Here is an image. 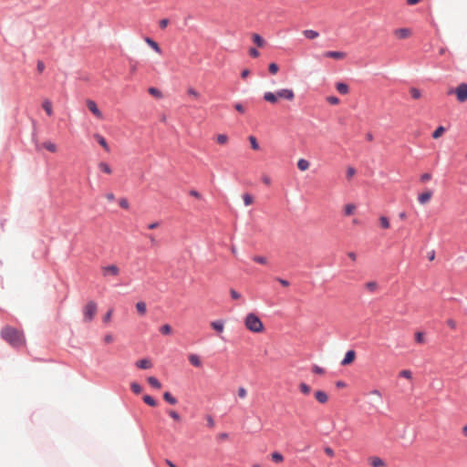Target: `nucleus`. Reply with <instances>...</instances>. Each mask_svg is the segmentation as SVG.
<instances>
[{
	"label": "nucleus",
	"mask_w": 467,
	"mask_h": 467,
	"mask_svg": "<svg viewBox=\"0 0 467 467\" xmlns=\"http://www.w3.org/2000/svg\"><path fill=\"white\" fill-rule=\"evenodd\" d=\"M98 167L99 169L105 172L106 174H111L112 173V169L110 168V166L104 162V161H100L99 164H98Z\"/></svg>",
	"instance_id": "26"
},
{
	"label": "nucleus",
	"mask_w": 467,
	"mask_h": 467,
	"mask_svg": "<svg viewBox=\"0 0 467 467\" xmlns=\"http://www.w3.org/2000/svg\"><path fill=\"white\" fill-rule=\"evenodd\" d=\"M455 94L457 100L461 103L465 102L467 100V84L462 83L455 89H450L448 94Z\"/></svg>",
	"instance_id": "3"
},
{
	"label": "nucleus",
	"mask_w": 467,
	"mask_h": 467,
	"mask_svg": "<svg viewBox=\"0 0 467 467\" xmlns=\"http://www.w3.org/2000/svg\"><path fill=\"white\" fill-rule=\"evenodd\" d=\"M394 35L399 39H405L410 36L411 31L409 28H399L394 31Z\"/></svg>",
	"instance_id": "9"
},
{
	"label": "nucleus",
	"mask_w": 467,
	"mask_h": 467,
	"mask_svg": "<svg viewBox=\"0 0 467 467\" xmlns=\"http://www.w3.org/2000/svg\"><path fill=\"white\" fill-rule=\"evenodd\" d=\"M215 140L220 145H226L229 141V137L226 134H218L215 136Z\"/></svg>",
	"instance_id": "25"
},
{
	"label": "nucleus",
	"mask_w": 467,
	"mask_h": 467,
	"mask_svg": "<svg viewBox=\"0 0 467 467\" xmlns=\"http://www.w3.org/2000/svg\"><path fill=\"white\" fill-rule=\"evenodd\" d=\"M95 140L98 143L107 151L109 152L110 149L106 140L99 133L94 134Z\"/></svg>",
	"instance_id": "12"
},
{
	"label": "nucleus",
	"mask_w": 467,
	"mask_h": 467,
	"mask_svg": "<svg viewBox=\"0 0 467 467\" xmlns=\"http://www.w3.org/2000/svg\"><path fill=\"white\" fill-rule=\"evenodd\" d=\"M262 182H263L265 185H268V186H269V185H271V183H272V180H271V178H270L268 175H266V174H264V175L262 176Z\"/></svg>",
	"instance_id": "57"
},
{
	"label": "nucleus",
	"mask_w": 467,
	"mask_h": 467,
	"mask_svg": "<svg viewBox=\"0 0 467 467\" xmlns=\"http://www.w3.org/2000/svg\"><path fill=\"white\" fill-rule=\"evenodd\" d=\"M310 167V162L306 160V159H299L297 161V168L301 171H306L309 169Z\"/></svg>",
	"instance_id": "20"
},
{
	"label": "nucleus",
	"mask_w": 467,
	"mask_h": 467,
	"mask_svg": "<svg viewBox=\"0 0 467 467\" xmlns=\"http://www.w3.org/2000/svg\"><path fill=\"white\" fill-rule=\"evenodd\" d=\"M446 324H447V326H448L451 329H455V328H456V327H457V323H456V321H455L454 319H451V318L447 319V320H446Z\"/></svg>",
	"instance_id": "53"
},
{
	"label": "nucleus",
	"mask_w": 467,
	"mask_h": 467,
	"mask_svg": "<svg viewBox=\"0 0 467 467\" xmlns=\"http://www.w3.org/2000/svg\"><path fill=\"white\" fill-rule=\"evenodd\" d=\"M114 340V337L112 334H107L105 337H104V342L106 344H110L111 342H113Z\"/></svg>",
	"instance_id": "60"
},
{
	"label": "nucleus",
	"mask_w": 467,
	"mask_h": 467,
	"mask_svg": "<svg viewBox=\"0 0 467 467\" xmlns=\"http://www.w3.org/2000/svg\"><path fill=\"white\" fill-rule=\"evenodd\" d=\"M210 326L218 333H222L224 330V321L223 320L213 321Z\"/></svg>",
	"instance_id": "15"
},
{
	"label": "nucleus",
	"mask_w": 467,
	"mask_h": 467,
	"mask_svg": "<svg viewBox=\"0 0 467 467\" xmlns=\"http://www.w3.org/2000/svg\"><path fill=\"white\" fill-rule=\"evenodd\" d=\"M336 88L340 94L345 95L348 93V87L345 83H337Z\"/></svg>",
	"instance_id": "28"
},
{
	"label": "nucleus",
	"mask_w": 467,
	"mask_h": 467,
	"mask_svg": "<svg viewBox=\"0 0 467 467\" xmlns=\"http://www.w3.org/2000/svg\"><path fill=\"white\" fill-rule=\"evenodd\" d=\"M172 329L171 327L168 324L162 325L160 327V332L163 335H170L171 333Z\"/></svg>",
	"instance_id": "37"
},
{
	"label": "nucleus",
	"mask_w": 467,
	"mask_h": 467,
	"mask_svg": "<svg viewBox=\"0 0 467 467\" xmlns=\"http://www.w3.org/2000/svg\"><path fill=\"white\" fill-rule=\"evenodd\" d=\"M303 35L307 39H316L319 36V33L316 30L306 29L303 31Z\"/></svg>",
	"instance_id": "22"
},
{
	"label": "nucleus",
	"mask_w": 467,
	"mask_h": 467,
	"mask_svg": "<svg viewBox=\"0 0 467 467\" xmlns=\"http://www.w3.org/2000/svg\"><path fill=\"white\" fill-rule=\"evenodd\" d=\"M356 358V352L354 350H348L346 355H345V358L342 359L341 361V365L342 366H348L349 364H351Z\"/></svg>",
	"instance_id": "10"
},
{
	"label": "nucleus",
	"mask_w": 467,
	"mask_h": 467,
	"mask_svg": "<svg viewBox=\"0 0 467 467\" xmlns=\"http://www.w3.org/2000/svg\"><path fill=\"white\" fill-rule=\"evenodd\" d=\"M315 397L317 399V400L321 403V404H325L327 402L328 400V396L327 394L323 391V390H317L315 392Z\"/></svg>",
	"instance_id": "14"
},
{
	"label": "nucleus",
	"mask_w": 467,
	"mask_h": 467,
	"mask_svg": "<svg viewBox=\"0 0 467 467\" xmlns=\"http://www.w3.org/2000/svg\"><path fill=\"white\" fill-rule=\"evenodd\" d=\"M253 260L255 263H258V264H261V265H267V263H268L267 258L265 257V256H261V255H254L253 257Z\"/></svg>",
	"instance_id": "41"
},
{
	"label": "nucleus",
	"mask_w": 467,
	"mask_h": 467,
	"mask_svg": "<svg viewBox=\"0 0 467 467\" xmlns=\"http://www.w3.org/2000/svg\"><path fill=\"white\" fill-rule=\"evenodd\" d=\"M264 99L271 104H275L278 100L277 94L273 92H265L264 94Z\"/></svg>",
	"instance_id": "18"
},
{
	"label": "nucleus",
	"mask_w": 467,
	"mask_h": 467,
	"mask_svg": "<svg viewBox=\"0 0 467 467\" xmlns=\"http://www.w3.org/2000/svg\"><path fill=\"white\" fill-rule=\"evenodd\" d=\"M2 337L6 340L11 346L19 348L25 345L26 339L24 334L13 327H6L1 331Z\"/></svg>",
	"instance_id": "1"
},
{
	"label": "nucleus",
	"mask_w": 467,
	"mask_h": 467,
	"mask_svg": "<svg viewBox=\"0 0 467 467\" xmlns=\"http://www.w3.org/2000/svg\"><path fill=\"white\" fill-rule=\"evenodd\" d=\"M369 462L373 467H379V458H377V457L370 458Z\"/></svg>",
	"instance_id": "59"
},
{
	"label": "nucleus",
	"mask_w": 467,
	"mask_h": 467,
	"mask_svg": "<svg viewBox=\"0 0 467 467\" xmlns=\"http://www.w3.org/2000/svg\"><path fill=\"white\" fill-rule=\"evenodd\" d=\"M143 400L149 406L155 407L157 405V402L155 401V400L152 397L149 396V395H145L143 397Z\"/></svg>",
	"instance_id": "39"
},
{
	"label": "nucleus",
	"mask_w": 467,
	"mask_h": 467,
	"mask_svg": "<svg viewBox=\"0 0 467 467\" xmlns=\"http://www.w3.org/2000/svg\"><path fill=\"white\" fill-rule=\"evenodd\" d=\"M168 25H169V20L167 18H163L159 21V26L161 29L166 28L168 26Z\"/></svg>",
	"instance_id": "56"
},
{
	"label": "nucleus",
	"mask_w": 467,
	"mask_h": 467,
	"mask_svg": "<svg viewBox=\"0 0 467 467\" xmlns=\"http://www.w3.org/2000/svg\"><path fill=\"white\" fill-rule=\"evenodd\" d=\"M148 380V383L152 387V388H155L157 389H161V383L155 378V377H149L147 379Z\"/></svg>",
	"instance_id": "27"
},
{
	"label": "nucleus",
	"mask_w": 467,
	"mask_h": 467,
	"mask_svg": "<svg viewBox=\"0 0 467 467\" xmlns=\"http://www.w3.org/2000/svg\"><path fill=\"white\" fill-rule=\"evenodd\" d=\"M103 275H113L117 276L119 274V268L115 265L103 266L101 268Z\"/></svg>",
	"instance_id": "7"
},
{
	"label": "nucleus",
	"mask_w": 467,
	"mask_h": 467,
	"mask_svg": "<svg viewBox=\"0 0 467 467\" xmlns=\"http://www.w3.org/2000/svg\"><path fill=\"white\" fill-rule=\"evenodd\" d=\"M112 312H113V311H112V309H110L109 311H108V313H107V314L104 316V317H103L104 322L108 323V322H109V321H110V319H111V316H112Z\"/></svg>",
	"instance_id": "63"
},
{
	"label": "nucleus",
	"mask_w": 467,
	"mask_h": 467,
	"mask_svg": "<svg viewBox=\"0 0 467 467\" xmlns=\"http://www.w3.org/2000/svg\"><path fill=\"white\" fill-rule=\"evenodd\" d=\"M43 109L47 112L48 116L53 115V108L52 103L49 99H45L42 103Z\"/></svg>",
	"instance_id": "23"
},
{
	"label": "nucleus",
	"mask_w": 467,
	"mask_h": 467,
	"mask_svg": "<svg viewBox=\"0 0 467 467\" xmlns=\"http://www.w3.org/2000/svg\"><path fill=\"white\" fill-rule=\"evenodd\" d=\"M144 41L158 54H161V49L159 46V44L151 39L150 37H145Z\"/></svg>",
	"instance_id": "17"
},
{
	"label": "nucleus",
	"mask_w": 467,
	"mask_h": 467,
	"mask_svg": "<svg viewBox=\"0 0 467 467\" xmlns=\"http://www.w3.org/2000/svg\"><path fill=\"white\" fill-rule=\"evenodd\" d=\"M357 210V207L353 203H348L344 206V215L349 216L352 215Z\"/></svg>",
	"instance_id": "24"
},
{
	"label": "nucleus",
	"mask_w": 467,
	"mask_h": 467,
	"mask_svg": "<svg viewBox=\"0 0 467 467\" xmlns=\"http://www.w3.org/2000/svg\"><path fill=\"white\" fill-rule=\"evenodd\" d=\"M230 295H231V297L234 299V300H238L241 298V295L240 293H238L236 290L234 289H230Z\"/></svg>",
	"instance_id": "52"
},
{
	"label": "nucleus",
	"mask_w": 467,
	"mask_h": 467,
	"mask_svg": "<svg viewBox=\"0 0 467 467\" xmlns=\"http://www.w3.org/2000/svg\"><path fill=\"white\" fill-rule=\"evenodd\" d=\"M168 414H169V415H170V417H171V419H173L174 420L179 421V420H181V417H180L179 413H178V412H176L175 410H169V411H168Z\"/></svg>",
	"instance_id": "51"
},
{
	"label": "nucleus",
	"mask_w": 467,
	"mask_h": 467,
	"mask_svg": "<svg viewBox=\"0 0 467 467\" xmlns=\"http://www.w3.org/2000/svg\"><path fill=\"white\" fill-rule=\"evenodd\" d=\"M327 100L331 105H337L339 103V99L337 97H334V96L327 97Z\"/></svg>",
	"instance_id": "54"
},
{
	"label": "nucleus",
	"mask_w": 467,
	"mask_h": 467,
	"mask_svg": "<svg viewBox=\"0 0 467 467\" xmlns=\"http://www.w3.org/2000/svg\"><path fill=\"white\" fill-rule=\"evenodd\" d=\"M324 451H325L326 454H327L328 456L334 457L335 452H334L333 449H331L330 447H326Z\"/></svg>",
	"instance_id": "64"
},
{
	"label": "nucleus",
	"mask_w": 467,
	"mask_h": 467,
	"mask_svg": "<svg viewBox=\"0 0 467 467\" xmlns=\"http://www.w3.org/2000/svg\"><path fill=\"white\" fill-rule=\"evenodd\" d=\"M244 327L252 333H263L265 326L259 317L254 313H249L244 319Z\"/></svg>",
	"instance_id": "2"
},
{
	"label": "nucleus",
	"mask_w": 467,
	"mask_h": 467,
	"mask_svg": "<svg viewBox=\"0 0 467 467\" xmlns=\"http://www.w3.org/2000/svg\"><path fill=\"white\" fill-rule=\"evenodd\" d=\"M237 395L240 399H245L247 396V390L244 387H239L237 389Z\"/></svg>",
	"instance_id": "44"
},
{
	"label": "nucleus",
	"mask_w": 467,
	"mask_h": 467,
	"mask_svg": "<svg viewBox=\"0 0 467 467\" xmlns=\"http://www.w3.org/2000/svg\"><path fill=\"white\" fill-rule=\"evenodd\" d=\"M268 70L272 75H275L279 70V67L275 63H270L268 66Z\"/></svg>",
	"instance_id": "42"
},
{
	"label": "nucleus",
	"mask_w": 467,
	"mask_h": 467,
	"mask_svg": "<svg viewBox=\"0 0 467 467\" xmlns=\"http://www.w3.org/2000/svg\"><path fill=\"white\" fill-rule=\"evenodd\" d=\"M144 41L158 54H161V49L159 46V44L151 39L150 37H145Z\"/></svg>",
	"instance_id": "16"
},
{
	"label": "nucleus",
	"mask_w": 467,
	"mask_h": 467,
	"mask_svg": "<svg viewBox=\"0 0 467 467\" xmlns=\"http://www.w3.org/2000/svg\"><path fill=\"white\" fill-rule=\"evenodd\" d=\"M271 459L275 463H281V462H284V456L280 452H278V451L273 452L271 454Z\"/></svg>",
	"instance_id": "29"
},
{
	"label": "nucleus",
	"mask_w": 467,
	"mask_h": 467,
	"mask_svg": "<svg viewBox=\"0 0 467 467\" xmlns=\"http://www.w3.org/2000/svg\"><path fill=\"white\" fill-rule=\"evenodd\" d=\"M43 147L50 152H56L57 150V145L51 141L44 142Z\"/></svg>",
	"instance_id": "31"
},
{
	"label": "nucleus",
	"mask_w": 467,
	"mask_h": 467,
	"mask_svg": "<svg viewBox=\"0 0 467 467\" xmlns=\"http://www.w3.org/2000/svg\"><path fill=\"white\" fill-rule=\"evenodd\" d=\"M389 220L386 217H381V228H389Z\"/></svg>",
	"instance_id": "62"
},
{
	"label": "nucleus",
	"mask_w": 467,
	"mask_h": 467,
	"mask_svg": "<svg viewBox=\"0 0 467 467\" xmlns=\"http://www.w3.org/2000/svg\"><path fill=\"white\" fill-rule=\"evenodd\" d=\"M163 399L171 405L177 403V400L168 391L163 394Z\"/></svg>",
	"instance_id": "30"
},
{
	"label": "nucleus",
	"mask_w": 467,
	"mask_h": 467,
	"mask_svg": "<svg viewBox=\"0 0 467 467\" xmlns=\"http://www.w3.org/2000/svg\"><path fill=\"white\" fill-rule=\"evenodd\" d=\"M299 389L305 395L309 394L310 391H311V388L307 384H306L304 382L299 384Z\"/></svg>",
	"instance_id": "38"
},
{
	"label": "nucleus",
	"mask_w": 467,
	"mask_h": 467,
	"mask_svg": "<svg viewBox=\"0 0 467 467\" xmlns=\"http://www.w3.org/2000/svg\"><path fill=\"white\" fill-rule=\"evenodd\" d=\"M119 206L123 209H129L130 203L126 198H121L119 202Z\"/></svg>",
	"instance_id": "50"
},
{
	"label": "nucleus",
	"mask_w": 467,
	"mask_h": 467,
	"mask_svg": "<svg viewBox=\"0 0 467 467\" xmlns=\"http://www.w3.org/2000/svg\"><path fill=\"white\" fill-rule=\"evenodd\" d=\"M249 141H250V144H251V148L254 150H258L260 149V146L257 142V140L254 136H249L248 138Z\"/></svg>",
	"instance_id": "36"
},
{
	"label": "nucleus",
	"mask_w": 467,
	"mask_h": 467,
	"mask_svg": "<svg viewBox=\"0 0 467 467\" xmlns=\"http://www.w3.org/2000/svg\"><path fill=\"white\" fill-rule=\"evenodd\" d=\"M187 93L190 95V96H192L193 98L195 99H198L200 97V93L193 88H189L187 89Z\"/></svg>",
	"instance_id": "49"
},
{
	"label": "nucleus",
	"mask_w": 467,
	"mask_h": 467,
	"mask_svg": "<svg viewBox=\"0 0 467 467\" xmlns=\"http://www.w3.org/2000/svg\"><path fill=\"white\" fill-rule=\"evenodd\" d=\"M136 309L140 315H144L147 311L146 304L142 301L136 304Z\"/></svg>",
	"instance_id": "32"
},
{
	"label": "nucleus",
	"mask_w": 467,
	"mask_h": 467,
	"mask_svg": "<svg viewBox=\"0 0 467 467\" xmlns=\"http://www.w3.org/2000/svg\"><path fill=\"white\" fill-rule=\"evenodd\" d=\"M249 55H250L252 57H254V58H255V57H259L260 53H259V51H258L256 48H254V47H251V48L249 49Z\"/></svg>",
	"instance_id": "55"
},
{
	"label": "nucleus",
	"mask_w": 467,
	"mask_h": 467,
	"mask_svg": "<svg viewBox=\"0 0 467 467\" xmlns=\"http://www.w3.org/2000/svg\"><path fill=\"white\" fill-rule=\"evenodd\" d=\"M130 389L135 394H140L142 391L141 386L137 382H132L130 384Z\"/></svg>",
	"instance_id": "40"
},
{
	"label": "nucleus",
	"mask_w": 467,
	"mask_h": 467,
	"mask_svg": "<svg viewBox=\"0 0 467 467\" xmlns=\"http://www.w3.org/2000/svg\"><path fill=\"white\" fill-rule=\"evenodd\" d=\"M149 93L151 94L152 96L156 97V98H161V92L156 88H149Z\"/></svg>",
	"instance_id": "47"
},
{
	"label": "nucleus",
	"mask_w": 467,
	"mask_h": 467,
	"mask_svg": "<svg viewBox=\"0 0 467 467\" xmlns=\"http://www.w3.org/2000/svg\"><path fill=\"white\" fill-rule=\"evenodd\" d=\"M312 371L316 374L323 375L325 374V369L317 365H314L312 367Z\"/></svg>",
	"instance_id": "48"
},
{
	"label": "nucleus",
	"mask_w": 467,
	"mask_h": 467,
	"mask_svg": "<svg viewBox=\"0 0 467 467\" xmlns=\"http://www.w3.org/2000/svg\"><path fill=\"white\" fill-rule=\"evenodd\" d=\"M365 288L370 292V293H373L377 290L378 288V283L373 281V282H368L365 284Z\"/></svg>",
	"instance_id": "33"
},
{
	"label": "nucleus",
	"mask_w": 467,
	"mask_h": 467,
	"mask_svg": "<svg viewBox=\"0 0 467 467\" xmlns=\"http://www.w3.org/2000/svg\"><path fill=\"white\" fill-rule=\"evenodd\" d=\"M431 197H432L431 191H426L419 195L418 200H419L420 203L425 204L430 202Z\"/></svg>",
	"instance_id": "13"
},
{
	"label": "nucleus",
	"mask_w": 467,
	"mask_h": 467,
	"mask_svg": "<svg viewBox=\"0 0 467 467\" xmlns=\"http://www.w3.org/2000/svg\"><path fill=\"white\" fill-rule=\"evenodd\" d=\"M400 376L407 379H410L412 378V373L409 369H403L400 372Z\"/></svg>",
	"instance_id": "45"
},
{
	"label": "nucleus",
	"mask_w": 467,
	"mask_h": 467,
	"mask_svg": "<svg viewBox=\"0 0 467 467\" xmlns=\"http://www.w3.org/2000/svg\"><path fill=\"white\" fill-rule=\"evenodd\" d=\"M277 99H284L292 101L295 99V92L291 88H282L276 91Z\"/></svg>",
	"instance_id": "5"
},
{
	"label": "nucleus",
	"mask_w": 467,
	"mask_h": 467,
	"mask_svg": "<svg viewBox=\"0 0 467 467\" xmlns=\"http://www.w3.org/2000/svg\"><path fill=\"white\" fill-rule=\"evenodd\" d=\"M410 95L414 99H418L420 98L421 93L418 88H413L410 89Z\"/></svg>",
	"instance_id": "46"
},
{
	"label": "nucleus",
	"mask_w": 467,
	"mask_h": 467,
	"mask_svg": "<svg viewBox=\"0 0 467 467\" xmlns=\"http://www.w3.org/2000/svg\"><path fill=\"white\" fill-rule=\"evenodd\" d=\"M415 341L419 344L425 343L424 334L422 332H417L415 334Z\"/></svg>",
	"instance_id": "43"
},
{
	"label": "nucleus",
	"mask_w": 467,
	"mask_h": 467,
	"mask_svg": "<svg viewBox=\"0 0 467 467\" xmlns=\"http://www.w3.org/2000/svg\"><path fill=\"white\" fill-rule=\"evenodd\" d=\"M355 173H356V171H355V169H354V168H352V167L348 168V170H347V177H348V179H350L351 177H353V176L355 175Z\"/></svg>",
	"instance_id": "61"
},
{
	"label": "nucleus",
	"mask_w": 467,
	"mask_h": 467,
	"mask_svg": "<svg viewBox=\"0 0 467 467\" xmlns=\"http://www.w3.org/2000/svg\"><path fill=\"white\" fill-rule=\"evenodd\" d=\"M431 179V173H423L420 175V182H426L428 181H430Z\"/></svg>",
	"instance_id": "58"
},
{
	"label": "nucleus",
	"mask_w": 467,
	"mask_h": 467,
	"mask_svg": "<svg viewBox=\"0 0 467 467\" xmlns=\"http://www.w3.org/2000/svg\"><path fill=\"white\" fill-rule=\"evenodd\" d=\"M252 39H253V42L258 47H263L265 44V41L264 40V38L259 35V34H253L252 35Z\"/></svg>",
	"instance_id": "21"
},
{
	"label": "nucleus",
	"mask_w": 467,
	"mask_h": 467,
	"mask_svg": "<svg viewBox=\"0 0 467 467\" xmlns=\"http://www.w3.org/2000/svg\"><path fill=\"white\" fill-rule=\"evenodd\" d=\"M347 54L341 51H327L324 53L325 57L334 58V59H344Z\"/></svg>",
	"instance_id": "8"
},
{
	"label": "nucleus",
	"mask_w": 467,
	"mask_h": 467,
	"mask_svg": "<svg viewBox=\"0 0 467 467\" xmlns=\"http://www.w3.org/2000/svg\"><path fill=\"white\" fill-rule=\"evenodd\" d=\"M97 304L94 301H89L83 308V317L85 322H90L97 313Z\"/></svg>",
	"instance_id": "4"
},
{
	"label": "nucleus",
	"mask_w": 467,
	"mask_h": 467,
	"mask_svg": "<svg viewBox=\"0 0 467 467\" xmlns=\"http://www.w3.org/2000/svg\"><path fill=\"white\" fill-rule=\"evenodd\" d=\"M88 109L99 119H103L102 112L99 109L96 102L91 99L86 101Z\"/></svg>",
	"instance_id": "6"
},
{
	"label": "nucleus",
	"mask_w": 467,
	"mask_h": 467,
	"mask_svg": "<svg viewBox=\"0 0 467 467\" xmlns=\"http://www.w3.org/2000/svg\"><path fill=\"white\" fill-rule=\"evenodd\" d=\"M136 367L140 369H149L152 367V363L149 358H142L136 362Z\"/></svg>",
	"instance_id": "11"
},
{
	"label": "nucleus",
	"mask_w": 467,
	"mask_h": 467,
	"mask_svg": "<svg viewBox=\"0 0 467 467\" xmlns=\"http://www.w3.org/2000/svg\"><path fill=\"white\" fill-rule=\"evenodd\" d=\"M188 359L192 366H194L196 368L202 367V361L198 355L191 354V355H189Z\"/></svg>",
	"instance_id": "19"
},
{
	"label": "nucleus",
	"mask_w": 467,
	"mask_h": 467,
	"mask_svg": "<svg viewBox=\"0 0 467 467\" xmlns=\"http://www.w3.org/2000/svg\"><path fill=\"white\" fill-rule=\"evenodd\" d=\"M444 131H445L444 127H442V126L438 127V128L434 130V132L432 133V138H433V139H435V140H436V139H439L440 137H441V136H442V134L444 133Z\"/></svg>",
	"instance_id": "35"
},
{
	"label": "nucleus",
	"mask_w": 467,
	"mask_h": 467,
	"mask_svg": "<svg viewBox=\"0 0 467 467\" xmlns=\"http://www.w3.org/2000/svg\"><path fill=\"white\" fill-rule=\"evenodd\" d=\"M243 200H244V205H246V206H249L254 202V197L250 193H244Z\"/></svg>",
	"instance_id": "34"
}]
</instances>
